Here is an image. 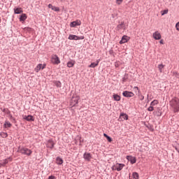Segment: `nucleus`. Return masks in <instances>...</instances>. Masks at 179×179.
<instances>
[{"label": "nucleus", "instance_id": "35", "mask_svg": "<svg viewBox=\"0 0 179 179\" xmlns=\"http://www.w3.org/2000/svg\"><path fill=\"white\" fill-rule=\"evenodd\" d=\"M173 75L176 76V78L179 79V73H177V71H173Z\"/></svg>", "mask_w": 179, "mask_h": 179}, {"label": "nucleus", "instance_id": "10", "mask_svg": "<svg viewBox=\"0 0 179 179\" xmlns=\"http://www.w3.org/2000/svg\"><path fill=\"white\" fill-rule=\"evenodd\" d=\"M45 68V64H39L36 66V67L35 68V71H36V73L40 72V71H41V69H44Z\"/></svg>", "mask_w": 179, "mask_h": 179}, {"label": "nucleus", "instance_id": "30", "mask_svg": "<svg viewBox=\"0 0 179 179\" xmlns=\"http://www.w3.org/2000/svg\"><path fill=\"white\" fill-rule=\"evenodd\" d=\"M0 136L1 138H8V133L1 132Z\"/></svg>", "mask_w": 179, "mask_h": 179}, {"label": "nucleus", "instance_id": "12", "mask_svg": "<svg viewBox=\"0 0 179 179\" xmlns=\"http://www.w3.org/2000/svg\"><path fill=\"white\" fill-rule=\"evenodd\" d=\"M127 159L130 162V163H131V164H135V163H136V158L135 157L127 156Z\"/></svg>", "mask_w": 179, "mask_h": 179}, {"label": "nucleus", "instance_id": "15", "mask_svg": "<svg viewBox=\"0 0 179 179\" xmlns=\"http://www.w3.org/2000/svg\"><path fill=\"white\" fill-rule=\"evenodd\" d=\"M23 119L26 120V121H34V117L32 115H24L23 116Z\"/></svg>", "mask_w": 179, "mask_h": 179}, {"label": "nucleus", "instance_id": "8", "mask_svg": "<svg viewBox=\"0 0 179 179\" xmlns=\"http://www.w3.org/2000/svg\"><path fill=\"white\" fill-rule=\"evenodd\" d=\"M124 97H134L135 94L132 92L124 91L122 93Z\"/></svg>", "mask_w": 179, "mask_h": 179}, {"label": "nucleus", "instance_id": "9", "mask_svg": "<svg viewBox=\"0 0 179 179\" xmlns=\"http://www.w3.org/2000/svg\"><path fill=\"white\" fill-rule=\"evenodd\" d=\"M82 24V22L80 20H78L76 21H73L70 23V27H76V26H80Z\"/></svg>", "mask_w": 179, "mask_h": 179}, {"label": "nucleus", "instance_id": "27", "mask_svg": "<svg viewBox=\"0 0 179 179\" xmlns=\"http://www.w3.org/2000/svg\"><path fill=\"white\" fill-rule=\"evenodd\" d=\"M10 127H12V124H10V122H5L4 127H6V128H10Z\"/></svg>", "mask_w": 179, "mask_h": 179}, {"label": "nucleus", "instance_id": "40", "mask_svg": "<svg viewBox=\"0 0 179 179\" xmlns=\"http://www.w3.org/2000/svg\"><path fill=\"white\" fill-rule=\"evenodd\" d=\"M85 36H78V40H84Z\"/></svg>", "mask_w": 179, "mask_h": 179}, {"label": "nucleus", "instance_id": "37", "mask_svg": "<svg viewBox=\"0 0 179 179\" xmlns=\"http://www.w3.org/2000/svg\"><path fill=\"white\" fill-rule=\"evenodd\" d=\"M153 110H155V108H153V106H150L148 108V111H153Z\"/></svg>", "mask_w": 179, "mask_h": 179}, {"label": "nucleus", "instance_id": "32", "mask_svg": "<svg viewBox=\"0 0 179 179\" xmlns=\"http://www.w3.org/2000/svg\"><path fill=\"white\" fill-rule=\"evenodd\" d=\"M12 162V158L9 157L8 159H6L3 160V164H8V162Z\"/></svg>", "mask_w": 179, "mask_h": 179}, {"label": "nucleus", "instance_id": "7", "mask_svg": "<svg viewBox=\"0 0 179 179\" xmlns=\"http://www.w3.org/2000/svg\"><path fill=\"white\" fill-rule=\"evenodd\" d=\"M152 37L155 40H161L162 39V34L159 31H157L152 34Z\"/></svg>", "mask_w": 179, "mask_h": 179}, {"label": "nucleus", "instance_id": "29", "mask_svg": "<svg viewBox=\"0 0 179 179\" xmlns=\"http://www.w3.org/2000/svg\"><path fill=\"white\" fill-rule=\"evenodd\" d=\"M120 117L123 118V120H128V115L125 113H121Z\"/></svg>", "mask_w": 179, "mask_h": 179}, {"label": "nucleus", "instance_id": "34", "mask_svg": "<svg viewBox=\"0 0 179 179\" xmlns=\"http://www.w3.org/2000/svg\"><path fill=\"white\" fill-rule=\"evenodd\" d=\"M124 0H116L117 5H121Z\"/></svg>", "mask_w": 179, "mask_h": 179}, {"label": "nucleus", "instance_id": "2", "mask_svg": "<svg viewBox=\"0 0 179 179\" xmlns=\"http://www.w3.org/2000/svg\"><path fill=\"white\" fill-rule=\"evenodd\" d=\"M17 152L19 153H21L22 155H26L27 156H31V153H33V151L27 148H18Z\"/></svg>", "mask_w": 179, "mask_h": 179}, {"label": "nucleus", "instance_id": "17", "mask_svg": "<svg viewBox=\"0 0 179 179\" xmlns=\"http://www.w3.org/2000/svg\"><path fill=\"white\" fill-rule=\"evenodd\" d=\"M22 13L23 10L22 9V8H14V13H15V15H20V13Z\"/></svg>", "mask_w": 179, "mask_h": 179}, {"label": "nucleus", "instance_id": "42", "mask_svg": "<svg viewBox=\"0 0 179 179\" xmlns=\"http://www.w3.org/2000/svg\"><path fill=\"white\" fill-rule=\"evenodd\" d=\"M159 43H160V44H164V40L161 39Z\"/></svg>", "mask_w": 179, "mask_h": 179}, {"label": "nucleus", "instance_id": "44", "mask_svg": "<svg viewBox=\"0 0 179 179\" xmlns=\"http://www.w3.org/2000/svg\"><path fill=\"white\" fill-rule=\"evenodd\" d=\"M0 23H1V18H0Z\"/></svg>", "mask_w": 179, "mask_h": 179}, {"label": "nucleus", "instance_id": "16", "mask_svg": "<svg viewBox=\"0 0 179 179\" xmlns=\"http://www.w3.org/2000/svg\"><path fill=\"white\" fill-rule=\"evenodd\" d=\"M99 62H100V59L96 61V62H92L89 66V68H96V66H99Z\"/></svg>", "mask_w": 179, "mask_h": 179}, {"label": "nucleus", "instance_id": "1", "mask_svg": "<svg viewBox=\"0 0 179 179\" xmlns=\"http://www.w3.org/2000/svg\"><path fill=\"white\" fill-rule=\"evenodd\" d=\"M170 106L172 107L173 113H179V99H178V98H173L170 101Z\"/></svg>", "mask_w": 179, "mask_h": 179}, {"label": "nucleus", "instance_id": "41", "mask_svg": "<svg viewBox=\"0 0 179 179\" xmlns=\"http://www.w3.org/2000/svg\"><path fill=\"white\" fill-rule=\"evenodd\" d=\"M48 179H55V176H49Z\"/></svg>", "mask_w": 179, "mask_h": 179}, {"label": "nucleus", "instance_id": "24", "mask_svg": "<svg viewBox=\"0 0 179 179\" xmlns=\"http://www.w3.org/2000/svg\"><path fill=\"white\" fill-rule=\"evenodd\" d=\"M113 99L115 101H120V100H121V96H120V95L118 94H113Z\"/></svg>", "mask_w": 179, "mask_h": 179}, {"label": "nucleus", "instance_id": "11", "mask_svg": "<svg viewBox=\"0 0 179 179\" xmlns=\"http://www.w3.org/2000/svg\"><path fill=\"white\" fill-rule=\"evenodd\" d=\"M117 30H127V25L124 22H121L117 27Z\"/></svg>", "mask_w": 179, "mask_h": 179}, {"label": "nucleus", "instance_id": "33", "mask_svg": "<svg viewBox=\"0 0 179 179\" xmlns=\"http://www.w3.org/2000/svg\"><path fill=\"white\" fill-rule=\"evenodd\" d=\"M162 16H164V15H167L169 13V10H164L161 11Z\"/></svg>", "mask_w": 179, "mask_h": 179}, {"label": "nucleus", "instance_id": "23", "mask_svg": "<svg viewBox=\"0 0 179 179\" xmlns=\"http://www.w3.org/2000/svg\"><path fill=\"white\" fill-rule=\"evenodd\" d=\"M164 66H165L163 64H161L158 65V69H159L160 73H162L163 72V69H164Z\"/></svg>", "mask_w": 179, "mask_h": 179}, {"label": "nucleus", "instance_id": "18", "mask_svg": "<svg viewBox=\"0 0 179 179\" xmlns=\"http://www.w3.org/2000/svg\"><path fill=\"white\" fill-rule=\"evenodd\" d=\"M47 146L48 148L52 149V148H54V141H52V140H48Z\"/></svg>", "mask_w": 179, "mask_h": 179}, {"label": "nucleus", "instance_id": "43", "mask_svg": "<svg viewBox=\"0 0 179 179\" xmlns=\"http://www.w3.org/2000/svg\"><path fill=\"white\" fill-rule=\"evenodd\" d=\"M25 30H28V31H30V30H31V28L27 27V28H25Z\"/></svg>", "mask_w": 179, "mask_h": 179}, {"label": "nucleus", "instance_id": "26", "mask_svg": "<svg viewBox=\"0 0 179 179\" xmlns=\"http://www.w3.org/2000/svg\"><path fill=\"white\" fill-rule=\"evenodd\" d=\"M157 104H159V101H157V100H154V101H152L151 103H150V106H156V105H157Z\"/></svg>", "mask_w": 179, "mask_h": 179}, {"label": "nucleus", "instance_id": "31", "mask_svg": "<svg viewBox=\"0 0 179 179\" xmlns=\"http://www.w3.org/2000/svg\"><path fill=\"white\" fill-rule=\"evenodd\" d=\"M103 136L105 138H106V139L108 141V142H112L113 140L106 134H103Z\"/></svg>", "mask_w": 179, "mask_h": 179}, {"label": "nucleus", "instance_id": "13", "mask_svg": "<svg viewBox=\"0 0 179 179\" xmlns=\"http://www.w3.org/2000/svg\"><path fill=\"white\" fill-rule=\"evenodd\" d=\"M83 156L84 159L87 162H90L92 159V155H90V153L85 152Z\"/></svg>", "mask_w": 179, "mask_h": 179}, {"label": "nucleus", "instance_id": "14", "mask_svg": "<svg viewBox=\"0 0 179 179\" xmlns=\"http://www.w3.org/2000/svg\"><path fill=\"white\" fill-rule=\"evenodd\" d=\"M48 8L52 9V10H55V12H59V8L55 6H52V4H49Z\"/></svg>", "mask_w": 179, "mask_h": 179}, {"label": "nucleus", "instance_id": "6", "mask_svg": "<svg viewBox=\"0 0 179 179\" xmlns=\"http://www.w3.org/2000/svg\"><path fill=\"white\" fill-rule=\"evenodd\" d=\"M131 40V37L124 35L122 36L121 41H120V44H125V43H128Z\"/></svg>", "mask_w": 179, "mask_h": 179}, {"label": "nucleus", "instance_id": "4", "mask_svg": "<svg viewBox=\"0 0 179 179\" xmlns=\"http://www.w3.org/2000/svg\"><path fill=\"white\" fill-rule=\"evenodd\" d=\"M51 62L53 65H59L61 64V60L57 55H52L51 57Z\"/></svg>", "mask_w": 179, "mask_h": 179}, {"label": "nucleus", "instance_id": "22", "mask_svg": "<svg viewBox=\"0 0 179 179\" xmlns=\"http://www.w3.org/2000/svg\"><path fill=\"white\" fill-rule=\"evenodd\" d=\"M56 163L57 164H62V163H64V160H62V158L58 157L56 159Z\"/></svg>", "mask_w": 179, "mask_h": 179}, {"label": "nucleus", "instance_id": "36", "mask_svg": "<svg viewBox=\"0 0 179 179\" xmlns=\"http://www.w3.org/2000/svg\"><path fill=\"white\" fill-rule=\"evenodd\" d=\"M134 90H135V92H138V93H141V90H139V88L138 87H134Z\"/></svg>", "mask_w": 179, "mask_h": 179}, {"label": "nucleus", "instance_id": "38", "mask_svg": "<svg viewBox=\"0 0 179 179\" xmlns=\"http://www.w3.org/2000/svg\"><path fill=\"white\" fill-rule=\"evenodd\" d=\"M138 97H139L140 100H141V101L145 99V96L143 95H142V94H139Z\"/></svg>", "mask_w": 179, "mask_h": 179}, {"label": "nucleus", "instance_id": "21", "mask_svg": "<svg viewBox=\"0 0 179 179\" xmlns=\"http://www.w3.org/2000/svg\"><path fill=\"white\" fill-rule=\"evenodd\" d=\"M73 65H75V61H73V60L68 62V63H67L68 68H73Z\"/></svg>", "mask_w": 179, "mask_h": 179}, {"label": "nucleus", "instance_id": "3", "mask_svg": "<svg viewBox=\"0 0 179 179\" xmlns=\"http://www.w3.org/2000/svg\"><path fill=\"white\" fill-rule=\"evenodd\" d=\"M79 100H80V97H79L78 95L75 94L73 95L70 104L71 107H75V106H76V104H78Z\"/></svg>", "mask_w": 179, "mask_h": 179}, {"label": "nucleus", "instance_id": "19", "mask_svg": "<svg viewBox=\"0 0 179 179\" xmlns=\"http://www.w3.org/2000/svg\"><path fill=\"white\" fill-rule=\"evenodd\" d=\"M27 19V15L26 14H22L20 17V22H24Z\"/></svg>", "mask_w": 179, "mask_h": 179}, {"label": "nucleus", "instance_id": "39", "mask_svg": "<svg viewBox=\"0 0 179 179\" xmlns=\"http://www.w3.org/2000/svg\"><path fill=\"white\" fill-rule=\"evenodd\" d=\"M176 30H178V31H179V22L176 23Z\"/></svg>", "mask_w": 179, "mask_h": 179}, {"label": "nucleus", "instance_id": "20", "mask_svg": "<svg viewBox=\"0 0 179 179\" xmlns=\"http://www.w3.org/2000/svg\"><path fill=\"white\" fill-rule=\"evenodd\" d=\"M129 179H139V174L136 172H134L131 175V178Z\"/></svg>", "mask_w": 179, "mask_h": 179}, {"label": "nucleus", "instance_id": "28", "mask_svg": "<svg viewBox=\"0 0 179 179\" xmlns=\"http://www.w3.org/2000/svg\"><path fill=\"white\" fill-rule=\"evenodd\" d=\"M54 84L57 87H61L62 86V84L59 81H54Z\"/></svg>", "mask_w": 179, "mask_h": 179}, {"label": "nucleus", "instance_id": "5", "mask_svg": "<svg viewBox=\"0 0 179 179\" xmlns=\"http://www.w3.org/2000/svg\"><path fill=\"white\" fill-rule=\"evenodd\" d=\"M124 167H125V164H116L112 167V170H117V171H121V170H122Z\"/></svg>", "mask_w": 179, "mask_h": 179}, {"label": "nucleus", "instance_id": "25", "mask_svg": "<svg viewBox=\"0 0 179 179\" xmlns=\"http://www.w3.org/2000/svg\"><path fill=\"white\" fill-rule=\"evenodd\" d=\"M69 40H78V36L76 35H69Z\"/></svg>", "mask_w": 179, "mask_h": 179}]
</instances>
